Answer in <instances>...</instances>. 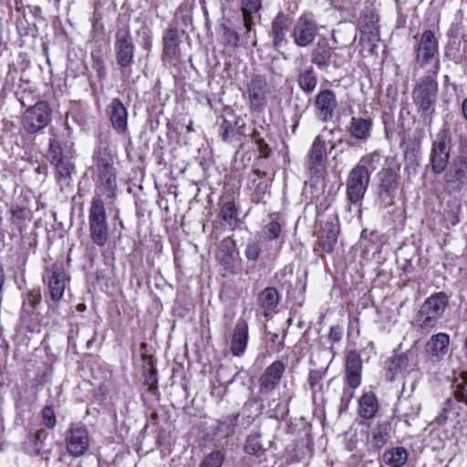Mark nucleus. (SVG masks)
Instances as JSON below:
<instances>
[{
	"instance_id": "obj_40",
	"label": "nucleus",
	"mask_w": 467,
	"mask_h": 467,
	"mask_svg": "<svg viewBox=\"0 0 467 467\" xmlns=\"http://www.w3.org/2000/svg\"><path fill=\"white\" fill-rule=\"evenodd\" d=\"M47 158L51 164H56L67 159L63 156L61 144L56 139L49 140Z\"/></svg>"
},
{
	"instance_id": "obj_17",
	"label": "nucleus",
	"mask_w": 467,
	"mask_h": 467,
	"mask_svg": "<svg viewBox=\"0 0 467 467\" xmlns=\"http://www.w3.org/2000/svg\"><path fill=\"white\" fill-rule=\"evenodd\" d=\"M249 340V325L244 318H239L234 327L230 349L234 357H242L245 353Z\"/></svg>"
},
{
	"instance_id": "obj_20",
	"label": "nucleus",
	"mask_w": 467,
	"mask_h": 467,
	"mask_svg": "<svg viewBox=\"0 0 467 467\" xmlns=\"http://www.w3.org/2000/svg\"><path fill=\"white\" fill-rule=\"evenodd\" d=\"M267 93V81L265 78L260 75L254 76L248 85L251 108L260 109L265 106Z\"/></svg>"
},
{
	"instance_id": "obj_29",
	"label": "nucleus",
	"mask_w": 467,
	"mask_h": 467,
	"mask_svg": "<svg viewBox=\"0 0 467 467\" xmlns=\"http://www.w3.org/2000/svg\"><path fill=\"white\" fill-rule=\"evenodd\" d=\"M379 409L376 396L373 392L364 393L358 400V414L364 419H372Z\"/></svg>"
},
{
	"instance_id": "obj_64",
	"label": "nucleus",
	"mask_w": 467,
	"mask_h": 467,
	"mask_svg": "<svg viewBox=\"0 0 467 467\" xmlns=\"http://www.w3.org/2000/svg\"><path fill=\"white\" fill-rule=\"evenodd\" d=\"M333 149H335V144H332L331 147H330V150H332Z\"/></svg>"
},
{
	"instance_id": "obj_54",
	"label": "nucleus",
	"mask_w": 467,
	"mask_h": 467,
	"mask_svg": "<svg viewBox=\"0 0 467 467\" xmlns=\"http://www.w3.org/2000/svg\"><path fill=\"white\" fill-rule=\"evenodd\" d=\"M47 433L44 430L37 431L35 435V444L38 446L46 439Z\"/></svg>"
},
{
	"instance_id": "obj_35",
	"label": "nucleus",
	"mask_w": 467,
	"mask_h": 467,
	"mask_svg": "<svg viewBox=\"0 0 467 467\" xmlns=\"http://www.w3.org/2000/svg\"><path fill=\"white\" fill-rule=\"evenodd\" d=\"M389 438V426L388 424H380L373 430L369 444L372 448L380 449L388 443Z\"/></svg>"
},
{
	"instance_id": "obj_14",
	"label": "nucleus",
	"mask_w": 467,
	"mask_h": 467,
	"mask_svg": "<svg viewBox=\"0 0 467 467\" xmlns=\"http://www.w3.org/2000/svg\"><path fill=\"white\" fill-rule=\"evenodd\" d=\"M326 135H317L308 152L307 168L312 175L322 176L326 170L327 150Z\"/></svg>"
},
{
	"instance_id": "obj_19",
	"label": "nucleus",
	"mask_w": 467,
	"mask_h": 467,
	"mask_svg": "<svg viewBox=\"0 0 467 467\" xmlns=\"http://www.w3.org/2000/svg\"><path fill=\"white\" fill-rule=\"evenodd\" d=\"M379 38L378 17L372 13L365 15L360 21V44L372 49Z\"/></svg>"
},
{
	"instance_id": "obj_9",
	"label": "nucleus",
	"mask_w": 467,
	"mask_h": 467,
	"mask_svg": "<svg viewBox=\"0 0 467 467\" xmlns=\"http://www.w3.org/2000/svg\"><path fill=\"white\" fill-rule=\"evenodd\" d=\"M42 278L48 287L51 300L58 302L63 297L68 281L63 264L55 263L47 267Z\"/></svg>"
},
{
	"instance_id": "obj_45",
	"label": "nucleus",
	"mask_w": 467,
	"mask_h": 467,
	"mask_svg": "<svg viewBox=\"0 0 467 467\" xmlns=\"http://www.w3.org/2000/svg\"><path fill=\"white\" fill-rule=\"evenodd\" d=\"M223 41L226 46L235 48L239 46L240 35L235 30L228 26H223Z\"/></svg>"
},
{
	"instance_id": "obj_43",
	"label": "nucleus",
	"mask_w": 467,
	"mask_h": 467,
	"mask_svg": "<svg viewBox=\"0 0 467 467\" xmlns=\"http://www.w3.org/2000/svg\"><path fill=\"white\" fill-rule=\"evenodd\" d=\"M319 240L320 245L324 251L327 253L332 252L337 240V231L333 228H329L327 235L325 236L324 234H322L319 237Z\"/></svg>"
},
{
	"instance_id": "obj_15",
	"label": "nucleus",
	"mask_w": 467,
	"mask_h": 467,
	"mask_svg": "<svg viewBox=\"0 0 467 467\" xmlns=\"http://www.w3.org/2000/svg\"><path fill=\"white\" fill-rule=\"evenodd\" d=\"M467 180V160L464 156L455 158L444 174L445 190L458 192Z\"/></svg>"
},
{
	"instance_id": "obj_24",
	"label": "nucleus",
	"mask_w": 467,
	"mask_h": 467,
	"mask_svg": "<svg viewBox=\"0 0 467 467\" xmlns=\"http://www.w3.org/2000/svg\"><path fill=\"white\" fill-rule=\"evenodd\" d=\"M235 254V243L232 238L227 237L221 241L216 257L219 263L223 265L225 269H230L233 266Z\"/></svg>"
},
{
	"instance_id": "obj_32",
	"label": "nucleus",
	"mask_w": 467,
	"mask_h": 467,
	"mask_svg": "<svg viewBox=\"0 0 467 467\" xmlns=\"http://www.w3.org/2000/svg\"><path fill=\"white\" fill-rule=\"evenodd\" d=\"M162 42L163 57L169 59L173 58L178 47V30L174 27H169L163 34Z\"/></svg>"
},
{
	"instance_id": "obj_61",
	"label": "nucleus",
	"mask_w": 467,
	"mask_h": 467,
	"mask_svg": "<svg viewBox=\"0 0 467 467\" xmlns=\"http://www.w3.org/2000/svg\"><path fill=\"white\" fill-rule=\"evenodd\" d=\"M448 215L451 216V225H456L460 222L458 215L455 214L454 213H450Z\"/></svg>"
},
{
	"instance_id": "obj_22",
	"label": "nucleus",
	"mask_w": 467,
	"mask_h": 467,
	"mask_svg": "<svg viewBox=\"0 0 467 467\" xmlns=\"http://www.w3.org/2000/svg\"><path fill=\"white\" fill-rule=\"evenodd\" d=\"M362 360L354 351L349 352L346 358V379L348 386L357 389L361 383Z\"/></svg>"
},
{
	"instance_id": "obj_37",
	"label": "nucleus",
	"mask_w": 467,
	"mask_h": 467,
	"mask_svg": "<svg viewBox=\"0 0 467 467\" xmlns=\"http://www.w3.org/2000/svg\"><path fill=\"white\" fill-rule=\"evenodd\" d=\"M380 163V155L378 152H372L363 156L355 168L363 169L370 177V174L378 168Z\"/></svg>"
},
{
	"instance_id": "obj_44",
	"label": "nucleus",
	"mask_w": 467,
	"mask_h": 467,
	"mask_svg": "<svg viewBox=\"0 0 467 467\" xmlns=\"http://www.w3.org/2000/svg\"><path fill=\"white\" fill-rule=\"evenodd\" d=\"M259 435L253 434L246 438L244 444V451L247 454L258 455L262 451V444L259 441Z\"/></svg>"
},
{
	"instance_id": "obj_12",
	"label": "nucleus",
	"mask_w": 467,
	"mask_h": 467,
	"mask_svg": "<svg viewBox=\"0 0 467 467\" xmlns=\"http://www.w3.org/2000/svg\"><path fill=\"white\" fill-rule=\"evenodd\" d=\"M50 121V109L44 101L36 102L24 116L23 126L29 133H36Z\"/></svg>"
},
{
	"instance_id": "obj_53",
	"label": "nucleus",
	"mask_w": 467,
	"mask_h": 467,
	"mask_svg": "<svg viewBox=\"0 0 467 467\" xmlns=\"http://www.w3.org/2000/svg\"><path fill=\"white\" fill-rule=\"evenodd\" d=\"M420 410V404L416 403L415 405H413L411 407L410 410H407L404 412V416L412 419V418L416 417L419 414Z\"/></svg>"
},
{
	"instance_id": "obj_34",
	"label": "nucleus",
	"mask_w": 467,
	"mask_h": 467,
	"mask_svg": "<svg viewBox=\"0 0 467 467\" xmlns=\"http://www.w3.org/2000/svg\"><path fill=\"white\" fill-rule=\"evenodd\" d=\"M11 218L10 221L13 224L16 225L21 232L27 221L31 219L30 211L17 204H12L10 208Z\"/></svg>"
},
{
	"instance_id": "obj_47",
	"label": "nucleus",
	"mask_w": 467,
	"mask_h": 467,
	"mask_svg": "<svg viewBox=\"0 0 467 467\" xmlns=\"http://www.w3.org/2000/svg\"><path fill=\"white\" fill-rule=\"evenodd\" d=\"M42 420L48 429H53L57 424V418L54 410L50 406H46L42 410Z\"/></svg>"
},
{
	"instance_id": "obj_28",
	"label": "nucleus",
	"mask_w": 467,
	"mask_h": 467,
	"mask_svg": "<svg viewBox=\"0 0 467 467\" xmlns=\"http://www.w3.org/2000/svg\"><path fill=\"white\" fill-rule=\"evenodd\" d=\"M331 54V47L327 42L318 41L311 52V62L319 68H325L329 65Z\"/></svg>"
},
{
	"instance_id": "obj_26",
	"label": "nucleus",
	"mask_w": 467,
	"mask_h": 467,
	"mask_svg": "<svg viewBox=\"0 0 467 467\" xmlns=\"http://www.w3.org/2000/svg\"><path fill=\"white\" fill-rule=\"evenodd\" d=\"M53 165L56 167L57 182L63 191L71 185L75 165L68 158Z\"/></svg>"
},
{
	"instance_id": "obj_25",
	"label": "nucleus",
	"mask_w": 467,
	"mask_h": 467,
	"mask_svg": "<svg viewBox=\"0 0 467 467\" xmlns=\"http://www.w3.org/2000/svg\"><path fill=\"white\" fill-rule=\"evenodd\" d=\"M287 26V18L282 13H279L272 21L270 36L274 47L278 48L285 42Z\"/></svg>"
},
{
	"instance_id": "obj_41",
	"label": "nucleus",
	"mask_w": 467,
	"mask_h": 467,
	"mask_svg": "<svg viewBox=\"0 0 467 467\" xmlns=\"http://www.w3.org/2000/svg\"><path fill=\"white\" fill-rule=\"evenodd\" d=\"M223 462L224 454L221 451L216 450L206 455L199 467H222Z\"/></svg>"
},
{
	"instance_id": "obj_23",
	"label": "nucleus",
	"mask_w": 467,
	"mask_h": 467,
	"mask_svg": "<svg viewBox=\"0 0 467 467\" xmlns=\"http://www.w3.org/2000/svg\"><path fill=\"white\" fill-rule=\"evenodd\" d=\"M449 344L450 336L446 333H438L428 340L425 350L430 357L440 359L447 354Z\"/></svg>"
},
{
	"instance_id": "obj_27",
	"label": "nucleus",
	"mask_w": 467,
	"mask_h": 467,
	"mask_svg": "<svg viewBox=\"0 0 467 467\" xmlns=\"http://www.w3.org/2000/svg\"><path fill=\"white\" fill-rule=\"evenodd\" d=\"M371 128L372 122L369 119L353 117L348 127V131L355 139L367 140L370 136Z\"/></svg>"
},
{
	"instance_id": "obj_39",
	"label": "nucleus",
	"mask_w": 467,
	"mask_h": 467,
	"mask_svg": "<svg viewBox=\"0 0 467 467\" xmlns=\"http://www.w3.org/2000/svg\"><path fill=\"white\" fill-rule=\"evenodd\" d=\"M237 133L236 122L222 119L219 122V134L223 140L228 141Z\"/></svg>"
},
{
	"instance_id": "obj_42",
	"label": "nucleus",
	"mask_w": 467,
	"mask_h": 467,
	"mask_svg": "<svg viewBox=\"0 0 467 467\" xmlns=\"http://www.w3.org/2000/svg\"><path fill=\"white\" fill-rule=\"evenodd\" d=\"M454 394L457 400L462 401L467 405V372L462 374L456 379Z\"/></svg>"
},
{
	"instance_id": "obj_7",
	"label": "nucleus",
	"mask_w": 467,
	"mask_h": 467,
	"mask_svg": "<svg viewBox=\"0 0 467 467\" xmlns=\"http://www.w3.org/2000/svg\"><path fill=\"white\" fill-rule=\"evenodd\" d=\"M91 437L86 428L80 422L71 423L65 433V445L67 451L74 458H78L87 453L89 449Z\"/></svg>"
},
{
	"instance_id": "obj_8",
	"label": "nucleus",
	"mask_w": 467,
	"mask_h": 467,
	"mask_svg": "<svg viewBox=\"0 0 467 467\" xmlns=\"http://www.w3.org/2000/svg\"><path fill=\"white\" fill-rule=\"evenodd\" d=\"M416 368V355L413 350L394 354L386 361V376L390 381L400 378L403 379Z\"/></svg>"
},
{
	"instance_id": "obj_16",
	"label": "nucleus",
	"mask_w": 467,
	"mask_h": 467,
	"mask_svg": "<svg viewBox=\"0 0 467 467\" xmlns=\"http://www.w3.org/2000/svg\"><path fill=\"white\" fill-rule=\"evenodd\" d=\"M285 365L281 360L270 364L259 378V392L263 395H269L279 385Z\"/></svg>"
},
{
	"instance_id": "obj_57",
	"label": "nucleus",
	"mask_w": 467,
	"mask_h": 467,
	"mask_svg": "<svg viewBox=\"0 0 467 467\" xmlns=\"http://www.w3.org/2000/svg\"><path fill=\"white\" fill-rule=\"evenodd\" d=\"M244 23L247 31H251L253 27V20L251 16H244Z\"/></svg>"
},
{
	"instance_id": "obj_2",
	"label": "nucleus",
	"mask_w": 467,
	"mask_h": 467,
	"mask_svg": "<svg viewBox=\"0 0 467 467\" xmlns=\"http://www.w3.org/2000/svg\"><path fill=\"white\" fill-rule=\"evenodd\" d=\"M416 44L414 47V67L416 74L420 70L425 73L439 74L441 68L439 41L432 30H424L419 37L414 36Z\"/></svg>"
},
{
	"instance_id": "obj_59",
	"label": "nucleus",
	"mask_w": 467,
	"mask_h": 467,
	"mask_svg": "<svg viewBox=\"0 0 467 467\" xmlns=\"http://www.w3.org/2000/svg\"><path fill=\"white\" fill-rule=\"evenodd\" d=\"M97 66L99 67L98 71L99 76H103L106 74L105 67L103 66L102 60H97Z\"/></svg>"
},
{
	"instance_id": "obj_46",
	"label": "nucleus",
	"mask_w": 467,
	"mask_h": 467,
	"mask_svg": "<svg viewBox=\"0 0 467 467\" xmlns=\"http://www.w3.org/2000/svg\"><path fill=\"white\" fill-rule=\"evenodd\" d=\"M281 226L279 223L272 221L265 224L262 229L263 237L266 240H275L279 237Z\"/></svg>"
},
{
	"instance_id": "obj_55",
	"label": "nucleus",
	"mask_w": 467,
	"mask_h": 467,
	"mask_svg": "<svg viewBox=\"0 0 467 467\" xmlns=\"http://www.w3.org/2000/svg\"><path fill=\"white\" fill-rule=\"evenodd\" d=\"M447 412H448V409L444 408L442 410V412L437 416L436 420L439 424H443L446 421V420L448 418Z\"/></svg>"
},
{
	"instance_id": "obj_18",
	"label": "nucleus",
	"mask_w": 467,
	"mask_h": 467,
	"mask_svg": "<svg viewBox=\"0 0 467 467\" xmlns=\"http://www.w3.org/2000/svg\"><path fill=\"white\" fill-rule=\"evenodd\" d=\"M315 106L320 120L327 122L333 119L337 107L336 94L330 89H323L316 97Z\"/></svg>"
},
{
	"instance_id": "obj_21",
	"label": "nucleus",
	"mask_w": 467,
	"mask_h": 467,
	"mask_svg": "<svg viewBox=\"0 0 467 467\" xmlns=\"http://www.w3.org/2000/svg\"><path fill=\"white\" fill-rule=\"evenodd\" d=\"M110 121L114 130L119 134L128 131V111L119 99L111 100L108 108Z\"/></svg>"
},
{
	"instance_id": "obj_1",
	"label": "nucleus",
	"mask_w": 467,
	"mask_h": 467,
	"mask_svg": "<svg viewBox=\"0 0 467 467\" xmlns=\"http://www.w3.org/2000/svg\"><path fill=\"white\" fill-rule=\"evenodd\" d=\"M115 150L107 143L101 142L93 153L95 172L97 175L96 198L105 197L113 201L117 196V169Z\"/></svg>"
},
{
	"instance_id": "obj_36",
	"label": "nucleus",
	"mask_w": 467,
	"mask_h": 467,
	"mask_svg": "<svg viewBox=\"0 0 467 467\" xmlns=\"http://www.w3.org/2000/svg\"><path fill=\"white\" fill-rule=\"evenodd\" d=\"M317 84V78L312 67L301 72L298 76V85L306 93L314 91Z\"/></svg>"
},
{
	"instance_id": "obj_63",
	"label": "nucleus",
	"mask_w": 467,
	"mask_h": 467,
	"mask_svg": "<svg viewBox=\"0 0 467 467\" xmlns=\"http://www.w3.org/2000/svg\"><path fill=\"white\" fill-rule=\"evenodd\" d=\"M32 296V305L34 306L36 303H39L40 296L39 295H30Z\"/></svg>"
},
{
	"instance_id": "obj_48",
	"label": "nucleus",
	"mask_w": 467,
	"mask_h": 467,
	"mask_svg": "<svg viewBox=\"0 0 467 467\" xmlns=\"http://www.w3.org/2000/svg\"><path fill=\"white\" fill-rule=\"evenodd\" d=\"M326 374L325 370H311L308 375V383L311 389L315 392L317 389H321L320 382Z\"/></svg>"
},
{
	"instance_id": "obj_3",
	"label": "nucleus",
	"mask_w": 467,
	"mask_h": 467,
	"mask_svg": "<svg viewBox=\"0 0 467 467\" xmlns=\"http://www.w3.org/2000/svg\"><path fill=\"white\" fill-rule=\"evenodd\" d=\"M438 90L437 73H425L417 80L412 89V101L416 110L428 124L431 123L435 112Z\"/></svg>"
},
{
	"instance_id": "obj_31",
	"label": "nucleus",
	"mask_w": 467,
	"mask_h": 467,
	"mask_svg": "<svg viewBox=\"0 0 467 467\" xmlns=\"http://www.w3.org/2000/svg\"><path fill=\"white\" fill-rule=\"evenodd\" d=\"M238 209L234 202H224L219 213V218L222 221V225L229 227L234 230L239 223Z\"/></svg>"
},
{
	"instance_id": "obj_49",
	"label": "nucleus",
	"mask_w": 467,
	"mask_h": 467,
	"mask_svg": "<svg viewBox=\"0 0 467 467\" xmlns=\"http://www.w3.org/2000/svg\"><path fill=\"white\" fill-rule=\"evenodd\" d=\"M261 8V0H242L243 16H252Z\"/></svg>"
},
{
	"instance_id": "obj_4",
	"label": "nucleus",
	"mask_w": 467,
	"mask_h": 467,
	"mask_svg": "<svg viewBox=\"0 0 467 467\" xmlns=\"http://www.w3.org/2000/svg\"><path fill=\"white\" fill-rule=\"evenodd\" d=\"M449 304V296L444 292H437L430 296L421 305L414 318V325L422 329L433 328L442 317Z\"/></svg>"
},
{
	"instance_id": "obj_52",
	"label": "nucleus",
	"mask_w": 467,
	"mask_h": 467,
	"mask_svg": "<svg viewBox=\"0 0 467 467\" xmlns=\"http://www.w3.org/2000/svg\"><path fill=\"white\" fill-rule=\"evenodd\" d=\"M354 389H351L349 386L348 388H345L344 389V391H343V394H342V397H341V401L342 402H346V405L348 406V404L350 402V400L353 399L355 393H354Z\"/></svg>"
},
{
	"instance_id": "obj_58",
	"label": "nucleus",
	"mask_w": 467,
	"mask_h": 467,
	"mask_svg": "<svg viewBox=\"0 0 467 467\" xmlns=\"http://www.w3.org/2000/svg\"><path fill=\"white\" fill-rule=\"evenodd\" d=\"M267 187H268V185L266 182H260L256 183L254 190L256 192L265 193L267 190Z\"/></svg>"
},
{
	"instance_id": "obj_62",
	"label": "nucleus",
	"mask_w": 467,
	"mask_h": 467,
	"mask_svg": "<svg viewBox=\"0 0 467 467\" xmlns=\"http://www.w3.org/2000/svg\"><path fill=\"white\" fill-rule=\"evenodd\" d=\"M254 175H257L259 178H263L266 175V172L265 171H261L260 170L256 169V170H254Z\"/></svg>"
},
{
	"instance_id": "obj_6",
	"label": "nucleus",
	"mask_w": 467,
	"mask_h": 467,
	"mask_svg": "<svg viewBox=\"0 0 467 467\" xmlns=\"http://www.w3.org/2000/svg\"><path fill=\"white\" fill-rule=\"evenodd\" d=\"M451 138L447 130H441L432 141L430 153L431 171L435 174L443 172L449 163Z\"/></svg>"
},
{
	"instance_id": "obj_11",
	"label": "nucleus",
	"mask_w": 467,
	"mask_h": 467,
	"mask_svg": "<svg viewBox=\"0 0 467 467\" xmlns=\"http://www.w3.org/2000/svg\"><path fill=\"white\" fill-rule=\"evenodd\" d=\"M116 60L122 68L130 67L133 62L135 46L129 26L119 28L115 35Z\"/></svg>"
},
{
	"instance_id": "obj_13",
	"label": "nucleus",
	"mask_w": 467,
	"mask_h": 467,
	"mask_svg": "<svg viewBox=\"0 0 467 467\" xmlns=\"http://www.w3.org/2000/svg\"><path fill=\"white\" fill-rule=\"evenodd\" d=\"M370 177L363 169L353 168L347 179V196L351 203H358L365 196Z\"/></svg>"
},
{
	"instance_id": "obj_56",
	"label": "nucleus",
	"mask_w": 467,
	"mask_h": 467,
	"mask_svg": "<svg viewBox=\"0 0 467 467\" xmlns=\"http://www.w3.org/2000/svg\"><path fill=\"white\" fill-rule=\"evenodd\" d=\"M152 45V38L150 35H145L143 36V47L147 50H150Z\"/></svg>"
},
{
	"instance_id": "obj_10",
	"label": "nucleus",
	"mask_w": 467,
	"mask_h": 467,
	"mask_svg": "<svg viewBox=\"0 0 467 467\" xmlns=\"http://www.w3.org/2000/svg\"><path fill=\"white\" fill-rule=\"evenodd\" d=\"M318 26L311 15L304 14L295 22L291 36L299 47L310 46L317 37Z\"/></svg>"
},
{
	"instance_id": "obj_60",
	"label": "nucleus",
	"mask_w": 467,
	"mask_h": 467,
	"mask_svg": "<svg viewBox=\"0 0 467 467\" xmlns=\"http://www.w3.org/2000/svg\"><path fill=\"white\" fill-rule=\"evenodd\" d=\"M462 111L464 119L467 120V98L462 102Z\"/></svg>"
},
{
	"instance_id": "obj_38",
	"label": "nucleus",
	"mask_w": 467,
	"mask_h": 467,
	"mask_svg": "<svg viewBox=\"0 0 467 467\" xmlns=\"http://www.w3.org/2000/svg\"><path fill=\"white\" fill-rule=\"evenodd\" d=\"M278 292L274 287H267L261 294L260 303L265 311H272L278 305Z\"/></svg>"
},
{
	"instance_id": "obj_30",
	"label": "nucleus",
	"mask_w": 467,
	"mask_h": 467,
	"mask_svg": "<svg viewBox=\"0 0 467 467\" xmlns=\"http://www.w3.org/2000/svg\"><path fill=\"white\" fill-rule=\"evenodd\" d=\"M409 452L403 447H394L384 451L382 462L389 467H402L408 461Z\"/></svg>"
},
{
	"instance_id": "obj_33",
	"label": "nucleus",
	"mask_w": 467,
	"mask_h": 467,
	"mask_svg": "<svg viewBox=\"0 0 467 467\" xmlns=\"http://www.w3.org/2000/svg\"><path fill=\"white\" fill-rule=\"evenodd\" d=\"M397 186V181L393 178L382 182L379 195L383 207L387 208L394 204Z\"/></svg>"
},
{
	"instance_id": "obj_50",
	"label": "nucleus",
	"mask_w": 467,
	"mask_h": 467,
	"mask_svg": "<svg viewBox=\"0 0 467 467\" xmlns=\"http://www.w3.org/2000/svg\"><path fill=\"white\" fill-rule=\"evenodd\" d=\"M261 247L258 242L248 243L245 249V256L248 260L256 261L259 258Z\"/></svg>"
},
{
	"instance_id": "obj_51",
	"label": "nucleus",
	"mask_w": 467,
	"mask_h": 467,
	"mask_svg": "<svg viewBox=\"0 0 467 467\" xmlns=\"http://www.w3.org/2000/svg\"><path fill=\"white\" fill-rule=\"evenodd\" d=\"M343 337V328L339 326H335L330 328L328 338L331 343H338Z\"/></svg>"
},
{
	"instance_id": "obj_5",
	"label": "nucleus",
	"mask_w": 467,
	"mask_h": 467,
	"mask_svg": "<svg viewBox=\"0 0 467 467\" xmlns=\"http://www.w3.org/2000/svg\"><path fill=\"white\" fill-rule=\"evenodd\" d=\"M88 230L91 241L103 247L109 241V229L102 199L93 198L88 210Z\"/></svg>"
}]
</instances>
